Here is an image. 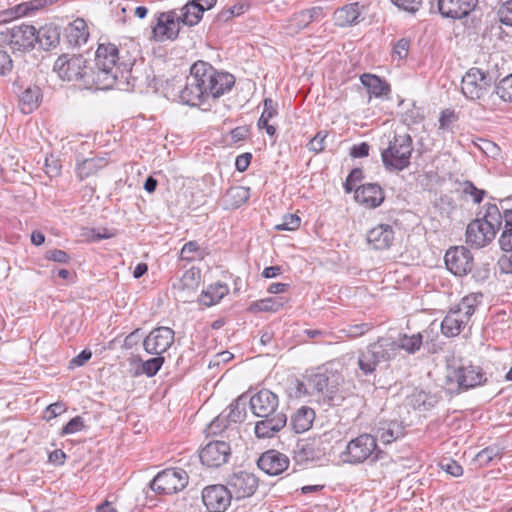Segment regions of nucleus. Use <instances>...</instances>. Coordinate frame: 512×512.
I'll return each instance as SVG.
<instances>
[{"mask_svg":"<svg viewBox=\"0 0 512 512\" xmlns=\"http://www.w3.org/2000/svg\"><path fill=\"white\" fill-rule=\"evenodd\" d=\"M245 4L239 3L236 4L222 12L219 13L218 18L224 21H228L229 19L239 16L244 13Z\"/></svg>","mask_w":512,"mask_h":512,"instance_id":"69168bd1","label":"nucleus"},{"mask_svg":"<svg viewBox=\"0 0 512 512\" xmlns=\"http://www.w3.org/2000/svg\"><path fill=\"white\" fill-rule=\"evenodd\" d=\"M204 9L199 8L194 2L189 0L178 13L182 24L187 26H195L203 17Z\"/></svg>","mask_w":512,"mask_h":512,"instance_id":"4c0bfd02","label":"nucleus"},{"mask_svg":"<svg viewBox=\"0 0 512 512\" xmlns=\"http://www.w3.org/2000/svg\"><path fill=\"white\" fill-rule=\"evenodd\" d=\"M357 364L358 369L363 376L372 375L376 371V366L373 363L370 352L366 347L358 352Z\"/></svg>","mask_w":512,"mask_h":512,"instance_id":"a18cd8bd","label":"nucleus"},{"mask_svg":"<svg viewBox=\"0 0 512 512\" xmlns=\"http://www.w3.org/2000/svg\"><path fill=\"white\" fill-rule=\"evenodd\" d=\"M250 198V188L244 186H234L227 190L224 199L227 206L239 208Z\"/></svg>","mask_w":512,"mask_h":512,"instance_id":"58836bf2","label":"nucleus"},{"mask_svg":"<svg viewBox=\"0 0 512 512\" xmlns=\"http://www.w3.org/2000/svg\"><path fill=\"white\" fill-rule=\"evenodd\" d=\"M367 241L375 250L390 248L394 241V231L388 224H380L367 233Z\"/></svg>","mask_w":512,"mask_h":512,"instance_id":"b1692460","label":"nucleus"},{"mask_svg":"<svg viewBox=\"0 0 512 512\" xmlns=\"http://www.w3.org/2000/svg\"><path fill=\"white\" fill-rule=\"evenodd\" d=\"M85 429L84 419L81 416H76L68 421L62 428L61 435L73 434Z\"/></svg>","mask_w":512,"mask_h":512,"instance_id":"052dcab7","label":"nucleus"},{"mask_svg":"<svg viewBox=\"0 0 512 512\" xmlns=\"http://www.w3.org/2000/svg\"><path fill=\"white\" fill-rule=\"evenodd\" d=\"M53 70L64 81H80L85 87L96 89L92 67L87 66L82 55H61L55 61Z\"/></svg>","mask_w":512,"mask_h":512,"instance_id":"39448f33","label":"nucleus"},{"mask_svg":"<svg viewBox=\"0 0 512 512\" xmlns=\"http://www.w3.org/2000/svg\"><path fill=\"white\" fill-rule=\"evenodd\" d=\"M301 219L296 214H286L282 218L280 224L275 225V229L278 231H294L299 228Z\"/></svg>","mask_w":512,"mask_h":512,"instance_id":"864d4df0","label":"nucleus"},{"mask_svg":"<svg viewBox=\"0 0 512 512\" xmlns=\"http://www.w3.org/2000/svg\"><path fill=\"white\" fill-rule=\"evenodd\" d=\"M45 259L61 264H66L70 261V256L64 250L52 249L46 251Z\"/></svg>","mask_w":512,"mask_h":512,"instance_id":"0e129e2a","label":"nucleus"},{"mask_svg":"<svg viewBox=\"0 0 512 512\" xmlns=\"http://www.w3.org/2000/svg\"><path fill=\"white\" fill-rule=\"evenodd\" d=\"M484 214L482 217H479L481 221H483L485 227L494 233L502 228L503 224V210L501 209V205L498 206L494 203H486L483 206Z\"/></svg>","mask_w":512,"mask_h":512,"instance_id":"bb28decb","label":"nucleus"},{"mask_svg":"<svg viewBox=\"0 0 512 512\" xmlns=\"http://www.w3.org/2000/svg\"><path fill=\"white\" fill-rule=\"evenodd\" d=\"M228 292L229 288L226 284L217 282L202 291L199 301L204 306L210 307L217 304Z\"/></svg>","mask_w":512,"mask_h":512,"instance_id":"72a5a7b5","label":"nucleus"},{"mask_svg":"<svg viewBox=\"0 0 512 512\" xmlns=\"http://www.w3.org/2000/svg\"><path fill=\"white\" fill-rule=\"evenodd\" d=\"M445 265L455 276L467 275L473 267V256L464 246L451 247L446 251Z\"/></svg>","mask_w":512,"mask_h":512,"instance_id":"ddd939ff","label":"nucleus"},{"mask_svg":"<svg viewBox=\"0 0 512 512\" xmlns=\"http://www.w3.org/2000/svg\"><path fill=\"white\" fill-rule=\"evenodd\" d=\"M175 332L165 326L154 328L144 339L143 348L148 354L162 355L174 343Z\"/></svg>","mask_w":512,"mask_h":512,"instance_id":"4468645a","label":"nucleus"},{"mask_svg":"<svg viewBox=\"0 0 512 512\" xmlns=\"http://www.w3.org/2000/svg\"><path fill=\"white\" fill-rule=\"evenodd\" d=\"M498 16L502 24L512 26V0L502 4L498 10Z\"/></svg>","mask_w":512,"mask_h":512,"instance_id":"680f3d73","label":"nucleus"},{"mask_svg":"<svg viewBox=\"0 0 512 512\" xmlns=\"http://www.w3.org/2000/svg\"><path fill=\"white\" fill-rule=\"evenodd\" d=\"M36 28L21 24L0 33V44H7L14 51H29L36 44Z\"/></svg>","mask_w":512,"mask_h":512,"instance_id":"9b49d317","label":"nucleus"},{"mask_svg":"<svg viewBox=\"0 0 512 512\" xmlns=\"http://www.w3.org/2000/svg\"><path fill=\"white\" fill-rule=\"evenodd\" d=\"M44 167L45 173L51 178L60 175L62 169L60 160L54 157L53 155L46 156Z\"/></svg>","mask_w":512,"mask_h":512,"instance_id":"13d9d810","label":"nucleus"},{"mask_svg":"<svg viewBox=\"0 0 512 512\" xmlns=\"http://www.w3.org/2000/svg\"><path fill=\"white\" fill-rule=\"evenodd\" d=\"M229 423L230 422L227 420V417L219 415L207 426L206 432L208 435L220 434L228 427Z\"/></svg>","mask_w":512,"mask_h":512,"instance_id":"6e6d98bb","label":"nucleus"},{"mask_svg":"<svg viewBox=\"0 0 512 512\" xmlns=\"http://www.w3.org/2000/svg\"><path fill=\"white\" fill-rule=\"evenodd\" d=\"M355 200L367 208L379 207L384 199V191L377 183H366L355 190Z\"/></svg>","mask_w":512,"mask_h":512,"instance_id":"412c9836","label":"nucleus"},{"mask_svg":"<svg viewBox=\"0 0 512 512\" xmlns=\"http://www.w3.org/2000/svg\"><path fill=\"white\" fill-rule=\"evenodd\" d=\"M499 245L503 251H512V228L503 230L499 238Z\"/></svg>","mask_w":512,"mask_h":512,"instance_id":"774afa93","label":"nucleus"},{"mask_svg":"<svg viewBox=\"0 0 512 512\" xmlns=\"http://www.w3.org/2000/svg\"><path fill=\"white\" fill-rule=\"evenodd\" d=\"M494 238L495 234L491 233V231L485 227L479 217L472 220L467 226L466 242L472 247H485L491 243Z\"/></svg>","mask_w":512,"mask_h":512,"instance_id":"4be33fe9","label":"nucleus"},{"mask_svg":"<svg viewBox=\"0 0 512 512\" xmlns=\"http://www.w3.org/2000/svg\"><path fill=\"white\" fill-rule=\"evenodd\" d=\"M340 376L328 370L318 369L307 374V386L312 395L321 394L330 405H339L343 396L338 395Z\"/></svg>","mask_w":512,"mask_h":512,"instance_id":"6e6552de","label":"nucleus"},{"mask_svg":"<svg viewBox=\"0 0 512 512\" xmlns=\"http://www.w3.org/2000/svg\"><path fill=\"white\" fill-rule=\"evenodd\" d=\"M467 323L452 307L441 322V331L447 337H455L461 333Z\"/></svg>","mask_w":512,"mask_h":512,"instance_id":"c85d7f7f","label":"nucleus"},{"mask_svg":"<svg viewBox=\"0 0 512 512\" xmlns=\"http://www.w3.org/2000/svg\"><path fill=\"white\" fill-rule=\"evenodd\" d=\"M328 135L327 131H319L316 135L309 141L307 144V148L309 151L320 153L325 150V139Z\"/></svg>","mask_w":512,"mask_h":512,"instance_id":"4d7b16f0","label":"nucleus"},{"mask_svg":"<svg viewBox=\"0 0 512 512\" xmlns=\"http://www.w3.org/2000/svg\"><path fill=\"white\" fill-rule=\"evenodd\" d=\"M344 463L357 465L370 460L376 462L383 458V451L378 449L376 438L364 433L350 440L340 455Z\"/></svg>","mask_w":512,"mask_h":512,"instance_id":"423d86ee","label":"nucleus"},{"mask_svg":"<svg viewBox=\"0 0 512 512\" xmlns=\"http://www.w3.org/2000/svg\"><path fill=\"white\" fill-rule=\"evenodd\" d=\"M230 456V444L221 440L210 441L199 454L201 463L211 468H217L227 463Z\"/></svg>","mask_w":512,"mask_h":512,"instance_id":"2eb2a0df","label":"nucleus"},{"mask_svg":"<svg viewBox=\"0 0 512 512\" xmlns=\"http://www.w3.org/2000/svg\"><path fill=\"white\" fill-rule=\"evenodd\" d=\"M360 5L358 2L347 4L335 10L333 19L335 25L347 27L358 24L361 19Z\"/></svg>","mask_w":512,"mask_h":512,"instance_id":"393cba45","label":"nucleus"},{"mask_svg":"<svg viewBox=\"0 0 512 512\" xmlns=\"http://www.w3.org/2000/svg\"><path fill=\"white\" fill-rule=\"evenodd\" d=\"M492 85L491 76L480 68L472 67L462 77L461 92L469 100L483 98Z\"/></svg>","mask_w":512,"mask_h":512,"instance_id":"9d476101","label":"nucleus"},{"mask_svg":"<svg viewBox=\"0 0 512 512\" xmlns=\"http://www.w3.org/2000/svg\"><path fill=\"white\" fill-rule=\"evenodd\" d=\"M413 141L409 134L395 135L389 146L381 153L384 167L388 171H402L410 165Z\"/></svg>","mask_w":512,"mask_h":512,"instance_id":"0eeeda50","label":"nucleus"},{"mask_svg":"<svg viewBox=\"0 0 512 512\" xmlns=\"http://www.w3.org/2000/svg\"><path fill=\"white\" fill-rule=\"evenodd\" d=\"M478 5V0H437L439 13L445 18L462 19Z\"/></svg>","mask_w":512,"mask_h":512,"instance_id":"a211bd4d","label":"nucleus"},{"mask_svg":"<svg viewBox=\"0 0 512 512\" xmlns=\"http://www.w3.org/2000/svg\"><path fill=\"white\" fill-rule=\"evenodd\" d=\"M503 453L504 448L500 445H490L476 454L475 461H477L480 466H487L493 459L501 458Z\"/></svg>","mask_w":512,"mask_h":512,"instance_id":"c03bdc74","label":"nucleus"},{"mask_svg":"<svg viewBox=\"0 0 512 512\" xmlns=\"http://www.w3.org/2000/svg\"><path fill=\"white\" fill-rule=\"evenodd\" d=\"M317 457V453L312 444L307 441L300 440L293 449V459L298 465H303L313 461Z\"/></svg>","mask_w":512,"mask_h":512,"instance_id":"ea45409f","label":"nucleus"},{"mask_svg":"<svg viewBox=\"0 0 512 512\" xmlns=\"http://www.w3.org/2000/svg\"><path fill=\"white\" fill-rule=\"evenodd\" d=\"M428 340V332H418L413 335H408L406 333H400L398 335L397 340H393L390 338V345L394 346V356L396 357L400 350H404L408 354L417 353L424 342L427 343Z\"/></svg>","mask_w":512,"mask_h":512,"instance_id":"aec40b11","label":"nucleus"},{"mask_svg":"<svg viewBox=\"0 0 512 512\" xmlns=\"http://www.w3.org/2000/svg\"><path fill=\"white\" fill-rule=\"evenodd\" d=\"M227 420L232 423H240L246 417V397L241 395L229 406Z\"/></svg>","mask_w":512,"mask_h":512,"instance_id":"37998d69","label":"nucleus"},{"mask_svg":"<svg viewBox=\"0 0 512 512\" xmlns=\"http://www.w3.org/2000/svg\"><path fill=\"white\" fill-rule=\"evenodd\" d=\"M361 83L366 87L369 94L376 97L386 95L390 92L389 85L380 77L373 74H363L360 77Z\"/></svg>","mask_w":512,"mask_h":512,"instance_id":"e433bc0d","label":"nucleus"},{"mask_svg":"<svg viewBox=\"0 0 512 512\" xmlns=\"http://www.w3.org/2000/svg\"><path fill=\"white\" fill-rule=\"evenodd\" d=\"M47 4V0H33L24 2L3 12L5 16L2 21L12 20L28 15L31 11L38 10Z\"/></svg>","mask_w":512,"mask_h":512,"instance_id":"c9c22d12","label":"nucleus"},{"mask_svg":"<svg viewBox=\"0 0 512 512\" xmlns=\"http://www.w3.org/2000/svg\"><path fill=\"white\" fill-rule=\"evenodd\" d=\"M235 84V77L215 69L210 63L197 61L190 68L185 86L179 92L181 103L200 106L210 97L217 99L229 92Z\"/></svg>","mask_w":512,"mask_h":512,"instance_id":"f257e3e1","label":"nucleus"},{"mask_svg":"<svg viewBox=\"0 0 512 512\" xmlns=\"http://www.w3.org/2000/svg\"><path fill=\"white\" fill-rule=\"evenodd\" d=\"M410 41L406 38L399 39L393 46V54L397 55L399 59H405L408 55Z\"/></svg>","mask_w":512,"mask_h":512,"instance_id":"338daca9","label":"nucleus"},{"mask_svg":"<svg viewBox=\"0 0 512 512\" xmlns=\"http://www.w3.org/2000/svg\"><path fill=\"white\" fill-rule=\"evenodd\" d=\"M249 406L252 413L261 418L255 423L257 438H271L287 424V416L278 409V396L268 389H261L251 396Z\"/></svg>","mask_w":512,"mask_h":512,"instance_id":"7ed1b4c3","label":"nucleus"},{"mask_svg":"<svg viewBox=\"0 0 512 512\" xmlns=\"http://www.w3.org/2000/svg\"><path fill=\"white\" fill-rule=\"evenodd\" d=\"M36 43L44 50H50L59 44L60 32L53 25H45L40 29H36Z\"/></svg>","mask_w":512,"mask_h":512,"instance_id":"7c9ffc66","label":"nucleus"},{"mask_svg":"<svg viewBox=\"0 0 512 512\" xmlns=\"http://www.w3.org/2000/svg\"><path fill=\"white\" fill-rule=\"evenodd\" d=\"M203 252L197 241H189L181 249L180 257L182 260L192 262L203 258Z\"/></svg>","mask_w":512,"mask_h":512,"instance_id":"de8ad7c7","label":"nucleus"},{"mask_svg":"<svg viewBox=\"0 0 512 512\" xmlns=\"http://www.w3.org/2000/svg\"><path fill=\"white\" fill-rule=\"evenodd\" d=\"M393 347L390 345V338H379L366 346L376 367L382 362H389L395 358Z\"/></svg>","mask_w":512,"mask_h":512,"instance_id":"a878e982","label":"nucleus"},{"mask_svg":"<svg viewBox=\"0 0 512 512\" xmlns=\"http://www.w3.org/2000/svg\"><path fill=\"white\" fill-rule=\"evenodd\" d=\"M233 498L227 485H211L202 491L203 504L210 512H225Z\"/></svg>","mask_w":512,"mask_h":512,"instance_id":"dca6fc26","label":"nucleus"},{"mask_svg":"<svg viewBox=\"0 0 512 512\" xmlns=\"http://www.w3.org/2000/svg\"><path fill=\"white\" fill-rule=\"evenodd\" d=\"M483 298L482 293H471L462 298V300L453 308L468 323L477 307L481 304Z\"/></svg>","mask_w":512,"mask_h":512,"instance_id":"cd10ccee","label":"nucleus"},{"mask_svg":"<svg viewBox=\"0 0 512 512\" xmlns=\"http://www.w3.org/2000/svg\"><path fill=\"white\" fill-rule=\"evenodd\" d=\"M463 193L471 196L475 204H480L486 196V191L477 188L472 181H465L463 183Z\"/></svg>","mask_w":512,"mask_h":512,"instance_id":"5fc2aeb1","label":"nucleus"},{"mask_svg":"<svg viewBox=\"0 0 512 512\" xmlns=\"http://www.w3.org/2000/svg\"><path fill=\"white\" fill-rule=\"evenodd\" d=\"M258 467L266 474L275 476L284 472L289 466V459L285 454L276 450L264 452L257 461Z\"/></svg>","mask_w":512,"mask_h":512,"instance_id":"6ab92c4d","label":"nucleus"},{"mask_svg":"<svg viewBox=\"0 0 512 512\" xmlns=\"http://www.w3.org/2000/svg\"><path fill=\"white\" fill-rule=\"evenodd\" d=\"M311 23L310 18L308 17V13L306 10H301L298 13H295L291 19L289 28L295 32L298 33L299 31L306 28Z\"/></svg>","mask_w":512,"mask_h":512,"instance_id":"603ef678","label":"nucleus"},{"mask_svg":"<svg viewBox=\"0 0 512 512\" xmlns=\"http://www.w3.org/2000/svg\"><path fill=\"white\" fill-rule=\"evenodd\" d=\"M439 399L436 395H432L424 390L415 389L412 394L407 397V403L414 409L428 411L433 408Z\"/></svg>","mask_w":512,"mask_h":512,"instance_id":"2f4dec72","label":"nucleus"},{"mask_svg":"<svg viewBox=\"0 0 512 512\" xmlns=\"http://www.w3.org/2000/svg\"><path fill=\"white\" fill-rule=\"evenodd\" d=\"M154 80L155 77L151 68H147L141 71L138 67H134L133 64L126 69H122V72L119 75L118 83H125V89L127 90L131 89L141 92L144 88L150 87Z\"/></svg>","mask_w":512,"mask_h":512,"instance_id":"f3484780","label":"nucleus"},{"mask_svg":"<svg viewBox=\"0 0 512 512\" xmlns=\"http://www.w3.org/2000/svg\"><path fill=\"white\" fill-rule=\"evenodd\" d=\"M201 280V271L199 268L192 267L185 271L183 276L179 279L177 284L173 286L181 290H193L196 289Z\"/></svg>","mask_w":512,"mask_h":512,"instance_id":"a19ab883","label":"nucleus"},{"mask_svg":"<svg viewBox=\"0 0 512 512\" xmlns=\"http://www.w3.org/2000/svg\"><path fill=\"white\" fill-rule=\"evenodd\" d=\"M226 485L227 489L233 494L234 499L241 500L254 495L258 488L259 480L255 474L240 470L228 477Z\"/></svg>","mask_w":512,"mask_h":512,"instance_id":"f8f14e48","label":"nucleus"},{"mask_svg":"<svg viewBox=\"0 0 512 512\" xmlns=\"http://www.w3.org/2000/svg\"><path fill=\"white\" fill-rule=\"evenodd\" d=\"M405 435V426L398 419L381 420L376 427V440L379 439L383 444H390Z\"/></svg>","mask_w":512,"mask_h":512,"instance_id":"5701e85b","label":"nucleus"},{"mask_svg":"<svg viewBox=\"0 0 512 512\" xmlns=\"http://www.w3.org/2000/svg\"><path fill=\"white\" fill-rule=\"evenodd\" d=\"M168 24L165 22V17H163V12L160 13L157 17V23L153 27V37L157 42H163L166 40H171L169 37Z\"/></svg>","mask_w":512,"mask_h":512,"instance_id":"8fccbe9b","label":"nucleus"},{"mask_svg":"<svg viewBox=\"0 0 512 512\" xmlns=\"http://www.w3.org/2000/svg\"><path fill=\"white\" fill-rule=\"evenodd\" d=\"M315 419L312 408L302 406L291 417V427L296 433H303L310 429Z\"/></svg>","mask_w":512,"mask_h":512,"instance_id":"c756f323","label":"nucleus"},{"mask_svg":"<svg viewBox=\"0 0 512 512\" xmlns=\"http://www.w3.org/2000/svg\"><path fill=\"white\" fill-rule=\"evenodd\" d=\"M446 385L451 392H460L483 385L487 378L480 366L453 359L447 364Z\"/></svg>","mask_w":512,"mask_h":512,"instance_id":"20e7f679","label":"nucleus"},{"mask_svg":"<svg viewBox=\"0 0 512 512\" xmlns=\"http://www.w3.org/2000/svg\"><path fill=\"white\" fill-rule=\"evenodd\" d=\"M458 120V116L453 110L445 109L439 117V129L443 131L451 130V125Z\"/></svg>","mask_w":512,"mask_h":512,"instance_id":"bf43d9fd","label":"nucleus"},{"mask_svg":"<svg viewBox=\"0 0 512 512\" xmlns=\"http://www.w3.org/2000/svg\"><path fill=\"white\" fill-rule=\"evenodd\" d=\"M93 77L96 89L107 90L118 83L122 69L135 64V57L125 47L101 43L95 53Z\"/></svg>","mask_w":512,"mask_h":512,"instance_id":"f03ea898","label":"nucleus"},{"mask_svg":"<svg viewBox=\"0 0 512 512\" xmlns=\"http://www.w3.org/2000/svg\"><path fill=\"white\" fill-rule=\"evenodd\" d=\"M371 329H372V324L360 323V324H354V325L348 326V328L345 330V332L348 337L357 338V337L364 335Z\"/></svg>","mask_w":512,"mask_h":512,"instance_id":"e2e57ef3","label":"nucleus"},{"mask_svg":"<svg viewBox=\"0 0 512 512\" xmlns=\"http://www.w3.org/2000/svg\"><path fill=\"white\" fill-rule=\"evenodd\" d=\"M131 363L139 362L140 367L135 371L134 376H139L141 374L146 375L151 378L154 377L165 362V357L162 355H156L153 358H150L146 361H143L140 356H137L130 360Z\"/></svg>","mask_w":512,"mask_h":512,"instance_id":"f704fd0d","label":"nucleus"},{"mask_svg":"<svg viewBox=\"0 0 512 512\" xmlns=\"http://www.w3.org/2000/svg\"><path fill=\"white\" fill-rule=\"evenodd\" d=\"M163 17H165V22L168 24L169 37H171V40H175L178 37L180 24L182 23L178 12L175 10L163 12Z\"/></svg>","mask_w":512,"mask_h":512,"instance_id":"09e8293b","label":"nucleus"},{"mask_svg":"<svg viewBox=\"0 0 512 512\" xmlns=\"http://www.w3.org/2000/svg\"><path fill=\"white\" fill-rule=\"evenodd\" d=\"M107 164V160L103 157L83 159L77 163V176L80 180L86 179L106 167Z\"/></svg>","mask_w":512,"mask_h":512,"instance_id":"473e14b6","label":"nucleus"},{"mask_svg":"<svg viewBox=\"0 0 512 512\" xmlns=\"http://www.w3.org/2000/svg\"><path fill=\"white\" fill-rule=\"evenodd\" d=\"M40 90L38 87H28L20 95L21 110L30 113L38 106Z\"/></svg>","mask_w":512,"mask_h":512,"instance_id":"79ce46f5","label":"nucleus"},{"mask_svg":"<svg viewBox=\"0 0 512 512\" xmlns=\"http://www.w3.org/2000/svg\"><path fill=\"white\" fill-rule=\"evenodd\" d=\"M282 306V298L268 297L254 302L251 308L262 312H277Z\"/></svg>","mask_w":512,"mask_h":512,"instance_id":"49530a36","label":"nucleus"},{"mask_svg":"<svg viewBox=\"0 0 512 512\" xmlns=\"http://www.w3.org/2000/svg\"><path fill=\"white\" fill-rule=\"evenodd\" d=\"M495 92L502 100L512 102V73L496 85Z\"/></svg>","mask_w":512,"mask_h":512,"instance_id":"3c124183","label":"nucleus"},{"mask_svg":"<svg viewBox=\"0 0 512 512\" xmlns=\"http://www.w3.org/2000/svg\"><path fill=\"white\" fill-rule=\"evenodd\" d=\"M188 474L182 468H169L159 472L151 481V489L164 495L182 491L188 484Z\"/></svg>","mask_w":512,"mask_h":512,"instance_id":"1a4fd4ad","label":"nucleus"}]
</instances>
